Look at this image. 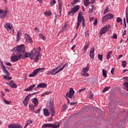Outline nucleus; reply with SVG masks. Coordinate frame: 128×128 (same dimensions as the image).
Returning a JSON list of instances; mask_svg holds the SVG:
<instances>
[{
	"instance_id": "obj_1",
	"label": "nucleus",
	"mask_w": 128,
	"mask_h": 128,
	"mask_svg": "<svg viewBox=\"0 0 128 128\" xmlns=\"http://www.w3.org/2000/svg\"><path fill=\"white\" fill-rule=\"evenodd\" d=\"M31 52L32 54L30 56V60H34L35 62H38L40 54H38V52H36V50L34 49H33Z\"/></svg>"
},
{
	"instance_id": "obj_2",
	"label": "nucleus",
	"mask_w": 128,
	"mask_h": 128,
	"mask_svg": "<svg viewBox=\"0 0 128 128\" xmlns=\"http://www.w3.org/2000/svg\"><path fill=\"white\" fill-rule=\"evenodd\" d=\"M14 50H16L17 54H22L26 52V46H24V44L19 45L14 48Z\"/></svg>"
},
{
	"instance_id": "obj_3",
	"label": "nucleus",
	"mask_w": 128,
	"mask_h": 128,
	"mask_svg": "<svg viewBox=\"0 0 128 128\" xmlns=\"http://www.w3.org/2000/svg\"><path fill=\"white\" fill-rule=\"evenodd\" d=\"M44 68H38L34 70L33 72L30 74L28 76L30 78H34V76H38V74H39L40 72H44Z\"/></svg>"
},
{
	"instance_id": "obj_4",
	"label": "nucleus",
	"mask_w": 128,
	"mask_h": 128,
	"mask_svg": "<svg viewBox=\"0 0 128 128\" xmlns=\"http://www.w3.org/2000/svg\"><path fill=\"white\" fill-rule=\"evenodd\" d=\"M90 70V64H88L86 68H84L81 72V76H84V78H88L90 76V74L88 73V72Z\"/></svg>"
},
{
	"instance_id": "obj_5",
	"label": "nucleus",
	"mask_w": 128,
	"mask_h": 128,
	"mask_svg": "<svg viewBox=\"0 0 128 128\" xmlns=\"http://www.w3.org/2000/svg\"><path fill=\"white\" fill-rule=\"evenodd\" d=\"M22 54L16 53V55L11 56L10 60L12 62H18V60H22Z\"/></svg>"
},
{
	"instance_id": "obj_6",
	"label": "nucleus",
	"mask_w": 128,
	"mask_h": 128,
	"mask_svg": "<svg viewBox=\"0 0 128 128\" xmlns=\"http://www.w3.org/2000/svg\"><path fill=\"white\" fill-rule=\"evenodd\" d=\"M110 28V24H107L102 28L100 31V38L104 34H106L107 32H108Z\"/></svg>"
},
{
	"instance_id": "obj_7",
	"label": "nucleus",
	"mask_w": 128,
	"mask_h": 128,
	"mask_svg": "<svg viewBox=\"0 0 128 128\" xmlns=\"http://www.w3.org/2000/svg\"><path fill=\"white\" fill-rule=\"evenodd\" d=\"M80 6L76 5L72 8L70 12H68V16H74L75 14L80 10Z\"/></svg>"
},
{
	"instance_id": "obj_8",
	"label": "nucleus",
	"mask_w": 128,
	"mask_h": 128,
	"mask_svg": "<svg viewBox=\"0 0 128 128\" xmlns=\"http://www.w3.org/2000/svg\"><path fill=\"white\" fill-rule=\"evenodd\" d=\"M60 128V124L58 123L57 124H44L42 126V128Z\"/></svg>"
},
{
	"instance_id": "obj_9",
	"label": "nucleus",
	"mask_w": 128,
	"mask_h": 128,
	"mask_svg": "<svg viewBox=\"0 0 128 128\" xmlns=\"http://www.w3.org/2000/svg\"><path fill=\"white\" fill-rule=\"evenodd\" d=\"M74 90L72 88H70L68 92L66 94V98H74Z\"/></svg>"
},
{
	"instance_id": "obj_10",
	"label": "nucleus",
	"mask_w": 128,
	"mask_h": 128,
	"mask_svg": "<svg viewBox=\"0 0 128 128\" xmlns=\"http://www.w3.org/2000/svg\"><path fill=\"white\" fill-rule=\"evenodd\" d=\"M5 28L8 30V32H12V34L14 32V30L12 28V26L10 24L7 23L5 26Z\"/></svg>"
},
{
	"instance_id": "obj_11",
	"label": "nucleus",
	"mask_w": 128,
	"mask_h": 128,
	"mask_svg": "<svg viewBox=\"0 0 128 128\" xmlns=\"http://www.w3.org/2000/svg\"><path fill=\"white\" fill-rule=\"evenodd\" d=\"M8 14V10H2L0 9V18H4Z\"/></svg>"
},
{
	"instance_id": "obj_12",
	"label": "nucleus",
	"mask_w": 128,
	"mask_h": 128,
	"mask_svg": "<svg viewBox=\"0 0 128 128\" xmlns=\"http://www.w3.org/2000/svg\"><path fill=\"white\" fill-rule=\"evenodd\" d=\"M6 84L12 88H18V85L14 84V81L12 80H10V82H7Z\"/></svg>"
},
{
	"instance_id": "obj_13",
	"label": "nucleus",
	"mask_w": 128,
	"mask_h": 128,
	"mask_svg": "<svg viewBox=\"0 0 128 128\" xmlns=\"http://www.w3.org/2000/svg\"><path fill=\"white\" fill-rule=\"evenodd\" d=\"M58 10L59 14L58 16H62V2L58 0Z\"/></svg>"
},
{
	"instance_id": "obj_14",
	"label": "nucleus",
	"mask_w": 128,
	"mask_h": 128,
	"mask_svg": "<svg viewBox=\"0 0 128 128\" xmlns=\"http://www.w3.org/2000/svg\"><path fill=\"white\" fill-rule=\"evenodd\" d=\"M82 15V12H80L78 13L77 22L82 23V22H83L84 20V18Z\"/></svg>"
},
{
	"instance_id": "obj_15",
	"label": "nucleus",
	"mask_w": 128,
	"mask_h": 128,
	"mask_svg": "<svg viewBox=\"0 0 128 128\" xmlns=\"http://www.w3.org/2000/svg\"><path fill=\"white\" fill-rule=\"evenodd\" d=\"M122 80H126L125 82L123 84L125 90L128 92V77H123Z\"/></svg>"
},
{
	"instance_id": "obj_16",
	"label": "nucleus",
	"mask_w": 128,
	"mask_h": 128,
	"mask_svg": "<svg viewBox=\"0 0 128 128\" xmlns=\"http://www.w3.org/2000/svg\"><path fill=\"white\" fill-rule=\"evenodd\" d=\"M1 67L2 68V70H3V72L5 74L6 76H10V72L6 70V66H4V65L2 62V66Z\"/></svg>"
},
{
	"instance_id": "obj_17",
	"label": "nucleus",
	"mask_w": 128,
	"mask_h": 128,
	"mask_svg": "<svg viewBox=\"0 0 128 128\" xmlns=\"http://www.w3.org/2000/svg\"><path fill=\"white\" fill-rule=\"evenodd\" d=\"M8 128H22V126L20 124H10L8 126Z\"/></svg>"
},
{
	"instance_id": "obj_18",
	"label": "nucleus",
	"mask_w": 128,
	"mask_h": 128,
	"mask_svg": "<svg viewBox=\"0 0 128 128\" xmlns=\"http://www.w3.org/2000/svg\"><path fill=\"white\" fill-rule=\"evenodd\" d=\"M25 38L26 40V42H29L30 44H32V38L28 34H25Z\"/></svg>"
},
{
	"instance_id": "obj_19",
	"label": "nucleus",
	"mask_w": 128,
	"mask_h": 128,
	"mask_svg": "<svg viewBox=\"0 0 128 128\" xmlns=\"http://www.w3.org/2000/svg\"><path fill=\"white\" fill-rule=\"evenodd\" d=\"M30 56H32V54L30 52H24L23 54H22V58H30Z\"/></svg>"
},
{
	"instance_id": "obj_20",
	"label": "nucleus",
	"mask_w": 128,
	"mask_h": 128,
	"mask_svg": "<svg viewBox=\"0 0 128 128\" xmlns=\"http://www.w3.org/2000/svg\"><path fill=\"white\" fill-rule=\"evenodd\" d=\"M90 58H92V60L94 58V48H91L90 52Z\"/></svg>"
},
{
	"instance_id": "obj_21",
	"label": "nucleus",
	"mask_w": 128,
	"mask_h": 128,
	"mask_svg": "<svg viewBox=\"0 0 128 128\" xmlns=\"http://www.w3.org/2000/svg\"><path fill=\"white\" fill-rule=\"evenodd\" d=\"M94 0H92V1H89V0H84V4L85 6H90V4H94Z\"/></svg>"
},
{
	"instance_id": "obj_22",
	"label": "nucleus",
	"mask_w": 128,
	"mask_h": 128,
	"mask_svg": "<svg viewBox=\"0 0 128 128\" xmlns=\"http://www.w3.org/2000/svg\"><path fill=\"white\" fill-rule=\"evenodd\" d=\"M43 114L44 116H50V112H48V110L46 108L43 109Z\"/></svg>"
},
{
	"instance_id": "obj_23",
	"label": "nucleus",
	"mask_w": 128,
	"mask_h": 128,
	"mask_svg": "<svg viewBox=\"0 0 128 128\" xmlns=\"http://www.w3.org/2000/svg\"><path fill=\"white\" fill-rule=\"evenodd\" d=\"M60 68V66H57L56 68L52 69L51 70L52 76H55L56 75V70H58V68Z\"/></svg>"
},
{
	"instance_id": "obj_24",
	"label": "nucleus",
	"mask_w": 128,
	"mask_h": 128,
	"mask_svg": "<svg viewBox=\"0 0 128 128\" xmlns=\"http://www.w3.org/2000/svg\"><path fill=\"white\" fill-rule=\"evenodd\" d=\"M38 86L39 88H46L48 86V84L46 83H40L39 84H38Z\"/></svg>"
},
{
	"instance_id": "obj_25",
	"label": "nucleus",
	"mask_w": 128,
	"mask_h": 128,
	"mask_svg": "<svg viewBox=\"0 0 128 128\" xmlns=\"http://www.w3.org/2000/svg\"><path fill=\"white\" fill-rule=\"evenodd\" d=\"M32 102L34 104V106H38V98H34L32 100Z\"/></svg>"
},
{
	"instance_id": "obj_26",
	"label": "nucleus",
	"mask_w": 128,
	"mask_h": 128,
	"mask_svg": "<svg viewBox=\"0 0 128 128\" xmlns=\"http://www.w3.org/2000/svg\"><path fill=\"white\" fill-rule=\"evenodd\" d=\"M34 86H36V84H32L28 87L27 88L25 89L24 90L26 92H30V90H32V88H34Z\"/></svg>"
},
{
	"instance_id": "obj_27",
	"label": "nucleus",
	"mask_w": 128,
	"mask_h": 128,
	"mask_svg": "<svg viewBox=\"0 0 128 128\" xmlns=\"http://www.w3.org/2000/svg\"><path fill=\"white\" fill-rule=\"evenodd\" d=\"M108 15L106 14L102 18V22H108Z\"/></svg>"
},
{
	"instance_id": "obj_28",
	"label": "nucleus",
	"mask_w": 128,
	"mask_h": 128,
	"mask_svg": "<svg viewBox=\"0 0 128 128\" xmlns=\"http://www.w3.org/2000/svg\"><path fill=\"white\" fill-rule=\"evenodd\" d=\"M44 15L46 16H52V12L50 10L46 11L44 12Z\"/></svg>"
},
{
	"instance_id": "obj_29",
	"label": "nucleus",
	"mask_w": 128,
	"mask_h": 128,
	"mask_svg": "<svg viewBox=\"0 0 128 128\" xmlns=\"http://www.w3.org/2000/svg\"><path fill=\"white\" fill-rule=\"evenodd\" d=\"M112 51L110 50L108 52L107 54V60H110V56H112Z\"/></svg>"
},
{
	"instance_id": "obj_30",
	"label": "nucleus",
	"mask_w": 128,
	"mask_h": 128,
	"mask_svg": "<svg viewBox=\"0 0 128 128\" xmlns=\"http://www.w3.org/2000/svg\"><path fill=\"white\" fill-rule=\"evenodd\" d=\"M106 15H107V16L108 17V20H112L114 18V14H107Z\"/></svg>"
},
{
	"instance_id": "obj_31",
	"label": "nucleus",
	"mask_w": 128,
	"mask_h": 128,
	"mask_svg": "<svg viewBox=\"0 0 128 128\" xmlns=\"http://www.w3.org/2000/svg\"><path fill=\"white\" fill-rule=\"evenodd\" d=\"M40 38H41V40H46V37L44 36V34L40 33L39 35Z\"/></svg>"
},
{
	"instance_id": "obj_32",
	"label": "nucleus",
	"mask_w": 128,
	"mask_h": 128,
	"mask_svg": "<svg viewBox=\"0 0 128 128\" xmlns=\"http://www.w3.org/2000/svg\"><path fill=\"white\" fill-rule=\"evenodd\" d=\"M109 11H110L109 7L108 6H107L104 10V14H107V12H108Z\"/></svg>"
},
{
	"instance_id": "obj_33",
	"label": "nucleus",
	"mask_w": 128,
	"mask_h": 128,
	"mask_svg": "<svg viewBox=\"0 0 128 128\" xmlns=\"http://www.w3.org/2000/svg\"><path fill=\"white\" fill-rule=\"evenodd\" d=\"M49 104L50 106L49 108H54V100H49Z\"/></svg>"
},
{
	"instance_id": "obj_34",
	"label": "nucleus",
	"mask_w": 128,
	"mask_h": 128,
	"mask_svg": "<svg viewBox=\"0 0 128 128\" xmlns=\"http://www.w3.org/2000/svg\"><path fill=\"white\" fill-rule=\"evenodd\" d=\"M23 104H24V106H28V100L24 99L23 100Z\"/></svg>"
},
{
	"instance_id": "obj_35",
	"label": "nucleus",
	"mask_w": 128,
	"mask_h": 128,
	"mask_svg": "<svg viewBox=\"0 0 128 128\" xmlns=\"http://www.w3.org/2000/svg\"><path fill=\"white\" fill-rule=\"evenodd\" d=\"M4 78L6 80H12V78L8 76H6L4 75H3Z\"/></svg>"
},
{
	"instance_id": "obj_36",
	"label": "nucleus",
	"mask_w": 128,
	"mask_h": 128,
	"mask_svg": "<svg viewBox=\"0 0 128 128\" xmlns=\"http://www.w3.org/2000/svg\"><path fill=\"white\" fill-rule=\"evenodd\" d=\"M102 76L104 78H106V76H107L106 70H104V69L102 70Z\"/></svg>"
},
{
	"instance_id": "obj_37",
	"label": "nucleus",
	"mask_w": 128,
	"mask_h": 128,
	"mask_svg": "<svg viewBox=\"0 0 128 128\" xmlns=\"http://www.w3.org/2000/svg\"><path fill=\"white\" fill-rule=\"evenodd\" d=\"M89 46H90V45L88 44H85L84 47V52H86Z\"/></svg>"
},
{
	"instance_id": "obj_38",
	"label": "nucleus",
	"mask_w": 128,
	"mask_h": 128,
	"mask_svg": "<svg viewBox=\"0 0 128 128\" xmlns=\"http://www.w3.org/2000/svg\"><path fill=\"white\" fill-rule=\"evenodd\" d=\"M50 94V92H45L41 94V96H48V94Z\"/></svg>"
},
{
	"instance_id": "obj_39",
	"label": "nucleus",
	"mask_w": 128,
	"mask_h": 128,
	"mask_svg": "<svg viewBox=\"0 0 128 128\" xmlns=\"http://www.w3.org/2000/svg\"><path fill=\"white\" fill-rule=\"evenodd\" d=\"M50 108V112H52V116H54V114H56V113L54 112V109L53 108Z\"/></svg>"
},
{
	"instance_id": "obj_40",
	"label": "nucleus",
	"mask_w": 128,
	"mask_h": 128,
	"mask_svg": "<svg viewBox=\"0 0 128 128\" xmlns=\"http://www.w3.org/2000/svg\"><path fill=\"white\" fill-rule=\"evenodd\" d=\"M35 106H34V104H30L29 105V108H30V110H34Z\"/></svg>"
},
{
	"instance_id": "obj_41",
	"label": "nucleus",
	"mask_w": 128,
	"mask_h": 128,
	"mask_svg": "<svg viewBox=\"0 0 128 128\" xmlns=\"http://www.w3.org/2000/svg\"><path fill=\"white\" fill-rule=\"evenodd\" d=\"M20 33L19 32H18L17 34V37H16V42H18L20 40Z\"/></svg>"
},
{
	"instance_id": "obj_42",
	"label": "nucleus",
	"mask_w": 128,
	"mask_h": 128,
	"mask_svg": "<svg viewBox=\"0 0 128 128\" xmlns=\"http://www.w3.org/2000/svg\"><path fill=\"white\" fill-rule=\"evenodd\" d=\"M122 62V66H123V68H126V60H123Z\"/></svg>"
},
{
	"instance_id": "obj_43",
	"label": "nucleus",
	"mask_w": 128,
	"mask_h": 128,
	"mask_svg": "<svg viewBox=\"0 0 128 128\" xmlns=\"http://www.w3.org/2000/svg\"><path fill=\"white\" fill-rule=\"evenodd\" d=\"M67 108H68V106H66V104H64L62 107V110H63L64 112H65Z\"/></svg>"
},
{
	"instance_id": "obj_44",
	"label": "nucleus",
	"mask_w": 128,
	"mask_h": 128,
	"mask_svg": "<svg viewBox=\"0 0 128 128\" xmlns=\"http://www.w3.org/2000/svg\"><path fill=\"white\" fill-rule=\"evenodd\" d=\"M34 50H36V52H38V54H40V50H42L40 47H38L36 49Z\"/></svg>"
},
{
	"instance_id": "obj_45",
	"label": "nucleus",
	"mask_w": 128,
	"mask_h": 128,
	"mask_svg": "<svg viewBox=\"0 0 128 128\" xmlns=\"http://www.w3.org/2000/svg\"><path fill=\"white\" fill-rule=\"evenodd\" d=\"M110 87L108 86L104 88V89L102 90V92H107V90H110Z\"/></svg>"
},
{
	"instance_id": "obj_46",
	"label": "nucleus",
	"mask_w": 128,
	"mask_h": 128,
	"mask_svg": "<svg viewBox=\"0 0 128 128\" xmlns=\"http://www.w3.org/2000/svg\"><path fill=\"white\" fill-rule=\"evenodd\" d=\"M40 110H42V108H40L37 110L36 111L34 110L33 112L34 114H40Z\"/></svg>"
},
{
	"instance_id": "obj_47",
	"label": "nucleus",
	"mask_w": 128,
	"mask_h": 128,
	"mask_svg": "<svg viewBox=\"0 0 128 128\" xmlns=\"http://www.w3.org/2000/svg\"><path fill=\"white\" fill-rule=\"evenodd\" d=\"M77 2H80V1L74 0L72 2H71V4L72 6H74V4H76Z\"/></svg>"
},
{
	"instance_id": "obj_48",
	"label": "nucleus",
	"mask_w": 128,
	"mask_h": 128,
	"mask_svg": "<svg viewBox=\"0 0 128 128\" xmlns=\"http://www.w3.org/2000/svg\"><path fill=\"white\" fill-rule=\"evenodd\" d=\"M126 22L127 24H128V11L126 10Z\"/></svg>"
},
{
	"instance_id": "obj_49",
	"label": "nucleus",
	"mask_w": 128,
	"mask_h": 128,
	"mask_svg": "<svg viewBox=\"0 0 128 128\" xmlns=\"http://www.w3.org/2000/svg\"><path fill=\"white\" fill-rule=\"evenodd\" d=\"M116 22H122V18L118 17L116 18Z\"/></svg>"
},
{
	"instance_id": "obj_50",
	"label": "nucleus",
	"mask_w": 128,
	"mask_h": 128,
	"mask_svg": "<svg viewBox=\"0 0 128 128\" xmlns=\"http://www.w3.org/2000/svg\"><path fill=\"white\" fill-rule=\"evenodd\" d=\"M34 31L35 32L36 34H38V32H40V29H38V28H36L34 29Z\"/></svg>"
},
{
	"instance_id": "obj_51",
	"label": "nucleus",
	"mask_w": 128,
	"mask_h": 128,
	"mask_svg": "<svg viewBox=\"0 0 128 128\" xmlns=\"http://www.w3.org/2000/svg\"><path fill=\"white\" fill-rule=\"evenodd\" d=\"M24 100H30V95L29 94H28L24 98Z\"/></svg>"
},
{
	"instance_id": "obj_52",
	"label": "nucleus",
	"mask_w": 128,
	"mask_h": 128,
	"mask_svg": "<svg viewBox=\"0 0 128 128\" xmlns=\"http://www.w3.org/2000/svg\"><path fill=\"white\" fill-rule=\"evenodd\" d=\"M55 4H56L55 0H52L50 2V4L51 5V6H53Z\"/></svg>"
},
{
	"instance_id": "obj_53",
	"label": "nucleus",
	"mask_w": 128,
	"mask_h": 128,
	"mask_svg": "<svg viewBox=\"0 0 128 128\" xmlns=\"http://www.w3.org/2000/svg\"><path fill=\"white\" fill-rule=\"evenodd\" d=\"M4 102L6 104H10V102L8 101V100L4 99Z\"/></svg>"
},
{
	"instance_id": "obj_54",
	"label": "nucleus",
	"mask_w": 128,
	"mask_h": 128,
	"mask_svg": "<svg viewBox=\"0 0 128 128\" xmlns=\"http://www.w3.org/2000/svg\"><path fill=\"white\" fill-rule=\"evenodd\" d=\"M98 58L100 60H102V55L98 54Z\"/></svg>"
},
{
	"instance_id": "obj_55",
	"label": "nucleus",
	"mask_w": 128,
	"mask_h": 128,
	"mask_svg": "<svg viewBox=\"0 0 128 128\" xmlns=\"http://www.w3.org/2000/svg\"><path fill=\"white\" fill-rule=\"evenodd\" d=\"M66 26H68V25L66 24H64V27L62 28L61 32H64L66 28Z\"/></svg>"
},
{
	"instance_id": "obj_56",
	"label": "nucleus",
	"mask_w": 128,
	"mask_h": 128,
	"mask_svg": "<svg viewBox=\"0 0 128 128\" xmlns=\"http://www.w3.org/2000/svg\"><path fill=\"white\" fill-rule=\"evenodd\" d=\"M85 36L86 38H88L90 36V34H88V31L85 32Z\"/></svg>"
},
{
	"instance_id": "obj_57",
	"label": "nucleus",
	"mask_w": 128,
	"mask_h": 128,
	"mask_svg": "<svg viewBox=\"0 0 128 128\" xmlns=\"http://www.w3.org/2000/svg\"><path fill=\"white\" fill-rule=\"evenodd\" d=\"M82 26L83 28H84V26H86V21L84 20H83V21H82Z\"/></svg>"
},
{
	"instance_id": "obj_58",
	"label": "nucleus",
	"mask_w": 128,
	"mask_h": 128,
	"mask_svg": "<svg viewBox=\"0 0 128 128\" xmlns=\"http://www.w3.org/2000/svg\"><path fill=\"white\" fill-rule=\"evenodd\" d=\"M26 122L28 123V124H32V121L31 120H29L26 121Z\"/></svg>"
},
{
	"instance_id": "obj_59",
	"label": "nucleus",
	"mask_w": 128,
	"mask_h": 128,
	"mask_svg": "<svg viewBox=\"0 0 128 128\" xmlns=\"http://www.w3.org/2000/svg\"><path fill=\"white\" fill-rule=\"evenodd\" d=\"M112 38L114 40H116L118 38V35H116V34H114V36H112Z\"/></svg>"
},
{
	"instance_id": "obj_60",
	"label": "nucleus",
	"mask_w": 128,
	"mask_h": 128,
	"mask_svg": "<svg viewBox=\"0 0 128 128\" xmlns=\"http://www.w3.org/2000/svg\"><path fill=\"white\" fill-rule=\"evenodd\" d=\"M98 24V19H95L94 22L93 23L94 26H96Z\"/></svg>"
},
{
	"instance_id": "obj_61",
	"label": "nucleus",
	"mask_w": 128,
	"mask_h": 128,
	"mask_svg": "<svg viewBox=\"0 0 128 128\" xmlns=\"http://www.w3.org/2000/svg\"><path fill=\"white\" fill-rule=\"evenodd\" d=\"M114 68H112L111 70L112 74H114Z\"/></svg>"
},
{
	"instance_id": "obj_62",
	"label": "nucleus",
	"mask_w": 128,
	"mask_h": 128,
	"mask_svg": "<svg viewBox=\"0 0 128 128\" xmlns=\"http://www.w3.org/2000/svg\"><path fill=\"white\" fill-rule=\"evenodd\" d=\"M84 90H86V88L80 90L78 92H84Z\"/></svg>"
},
{
	"instance_id": "obj_63",
	"label": "nucleus",
	"mask_w": 128,
	"mask_h": 128,
	"mask_svg": "<svg viewBox=\"0 0 128 128\" xmlns=\"http://www.w3.org/2000/svg\"><path fill=\"white\" fill-rule=\"evenodd\" d=\"M67 64H64L62 66V68H60V69H61V70H64V68H66V66Z\"/></svg>"
},
{
	"instance_id": "obj_64",
	"label": "nucleus",
	"mask_w": 128,
	"mask_h": 128,
	"mask_svg": "<svg viewBox=\"0 0 128 128\" xmlns=\"http://www.w3.org/2000/svg\"><path fill=\"white\" fill-rule=\"evenodd\" d=\"M46 74H48V76H50V74H52V71L48 70Z\"/></svg>"
}]
</instances>
